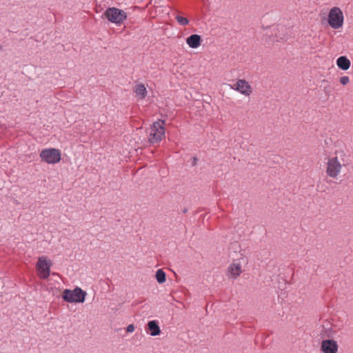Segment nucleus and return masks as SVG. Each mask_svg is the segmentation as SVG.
<instances>
[{
  "mask_svg": "<svg viewBox=\"0 0 353 353\" xmlns=\"http://www.w3.org/2000/svg\"><path fill=\"white\" fill-rule=\"evenodd\" d=\"M347 163V156L345 151L337 150L334 156L329 157L325 163V172L327 176L337 179L343 167Z\"/></svg>",
  "mask_w": 353,
  "mask_h": 353,
  "instance_id": "1",
  "label": "nucleus"
},
{
  "mask_svg": "<svg viewBox=\"0 0 353 353\" xmlns=\"http://www.w3.org/2000/svg\"><path fill=\"white\" fill-rule=\"evenodd\" d=\"M165 131L163 120L154 122L148 130V141L152 144L159 143L165 137Z\"/></svg>",
  "mask_w": 353,
  "mask_h": 353,
  "instance_id": "2",
  "label": "nucleus"
},
{
  "mask_svg": "<svg viewBox=\"0 0 353 353\" xmlns=\"http://www.w3.org/2000/svg\"><path fill=\"white\" fill-rule=\"evenodd\" d=\"M86 292L77 287L73 290H65L63 292V299L68 303H83L85 301Z\"/></svg>",
  "mask_w": 353,
  "mask_h": 353,
  "instance_id": "3",
  "label": "nucleus"
},
{
  "mask_svg": "<svg viewBox=\"0 0 353 353\" xmlns=\"http://www.w3.org/2000/svg\"><path fill=\"white\" fill-rule=\"evenodd\" d=\"M344 17L342 10L338 7L330 9L328 14V23L331 28L339 29L343 25Z\"/></svg>",
  "mask_w": 353,
  "mask_h": 353,
  "instance_id": "4",
  "label": "nucleus"
},
{
  "mask_svg": "<svg viewBox=\"0 0 353 353\" xmlns=\"http://www.w3.org/2000/svg\"><path fill=\"white\" fill-rule=\"evenodd\" d=\"M52 262L46 256H40L36 264L38 276L42 279H47L50 274Z\"/></svg>",
  "mask_w": 353,
  "mask_h": 353,
  "instance_id": "5",
  "label": "nucleus"
},
{
  "mask_svg": "<svg viewBox=\"0 0 353 353\" xmlns=\"http://www.w3.org/2000/svg\"><path fill=\"white\" fill-rule=\"evenodd\" d=\"M40 157L47 163L54 164L60 161L61 152L55 148L44 149L41 152Z\"/></svg>",
  "mask_w": 353,
  "mask_h": 353,
  "instance_id": "6",
  "label": "nucleus"
},
{
  "mask_svg": "<svg viewBox=\"0 0 353 353\" xmlns=\"http://www.w3.org/2000/svg\"><path fill=\"white\" fill-rule=\"evenodd\" d=\"M231 88L245 97H250L252 93V88L250 83L243 79H237Z\"/></svg>",
  "mask_w": 353,
  "mask_h": 353,
  "instance_id": "7",
  "label": "nucleus"
},
{
  "mask_svg": "<svg viewBox=\"0 0 353 353\" xmlns=\"http://www.w3.org/2000/svg\"><path fill=\"white\" fill-rule=\"evenodd\" d=\"M127 14L125 11L112 7V23L117 26H121L127 19Z\"/></svg>",
  "mask_w": 353,
  "mask_h": 353,
  "instance_id": "8",
  "label": "nucleus"
},
{
  "mask_svg": "<svg viewBox=\"0 0 353 353\" xmlns=\"http://www.w3.org/2000/svg\"><path fill=\"white\" fill-rule=\"evenodd\" d=\"M338 348L337 343L332 339L323 340L321 344V350L323 353H337Z\"/></svg>",
  "mask_w": 353,
  "mask_h": 353,
  "instance_id": "9",
  "label": "nucleus"
},
{
  "mask_svg": "<svg viewBox=\"0 0 353 353\" xmlns=\"http://www.w3.org/2000/svg\"><path fill=\"white\" fill-rule=\"evenodd\" d=\"M243 272L242 266L240 262L234 261L228 268V276L230 279H236Z\"/></svg>",
  "mask_w": 353,
  "mask_h": 353,
  "instance_id": "10",
  "label": "nucleus"
},
{
  "mask_svg": "<svg viewBox=\"0 0 353 353\" xmlns=\"http://www.w3.org/2000/svg\"><path fill=\"white\" fill-rule=\"evenodd\" d=\"M134 92L136 97L139 99L143 100L148 94V91L145 85L142 83H137L134 88Z\"/></svg>",
  "mask_w": 353,
  "mask_h": 353,
  "instance_id": "11",
  "label": "nucleus"
},
{
  "mask_svg": "<svg viewBox=\"0 0 353 353\" xmlns=\"http://www.w3.org/2000/svg\"><path fill=\"white\" fill-rule=\"evenodd\" d=\"M201 38L199 34H192L186 39V43L192 48H197L200 46Z\"/></svg>",
  "mask_w": 353,
  "mask_h": 353,
  "instance_id": "12",
  "label": "nucleus"
},
{
  "mask_svg": "<svg viewBox=\"0 0 353 353\" xmlns=\"http://www.w3.org/2000/svg\"><path fill=\"white\" fill-rule=\"evenodd\" d=\"M148 330L151 336H157L161 334V329L157 321H150L148 323Z\"/></svg>",
  "mask_w": 353,
  "mask_h": 353,
  "instance_id": "13",
  "label": "nucleus"
},
{
  "mask_svg": "<svg viewBox=\"0 0 353 353\" xmlns=\"http://www.w3.org/2000/svg\"><path fill=\"white\" fill-rule=\"evenodd\" d=\"M337 66L343 70H347L350 68V61L345 56L339 57L336 60Z\"/></svg>",
  "mask_w": 353,
  "mask_h": 353,
  "instance_id": "14",
  "label": "nucleus"
},
{
  "mask_svg": "<svg viewBox=\"0 0 353 353\" xmlns=\"http://www.w3.org/2000/svg\"><path fill=\"white\" fill-rule=\"evenodd\" d=\"M155 277L159 283L161 284L165 282L166 275L162 269H159L157 271Z\"/></svg>",
  "mask_w": 353,
  "mask_h": 353,
  "instance_id": "15",
  "label": "nucleus"
},
{
  "mask_svg": "<svg viewBox=\"0 0 353 353\" xmlns=\"http://www.w3.org/2000/svg\"><path fill=\"white\" fill-rule=\"evenodd\" d=\"M176 19L177 22L182 26H186L189 23V21L187 18L179 16V15L176 17Z\"/></svg>",
  "mask_w": 353,
  "mask_h": 353,
  "instance_id": "16",
  "label": "nucleus"
},
{
  "mask_svg": "<svg viewBox=\"0 0 353 353\" xmlns=\"http://www.w3.org/2000/svg\"><path fill=\"white\" fill-rule=\"evenodd\" d=\"M339 81L342 85H345L349 83L350 78L347 76H343L340 78Z\"/></svg>",
  "mask_w": 353,
  "mask_h": 353,
  "instance_id": "17",
  "label": "nucleus"
},
{
  "mask_svg": "<svg viewBox=\"0 0 353 353\" xmlns=\"http://www.w3.org/2000/svg\"><path fill=\"white\" fill-rule=\"evenodd\" d=\"M103 17H104L108 22L110 21V8L106 9L105 12L103 13Z\"/></svg>",
  "mask_w": 353,
  "mask_h": 353,
  "instance_id": "18",
  "label": "nucleus"
},
{
  "mask_svg": "<svg viewBox=\"0 0 353 353\" xmlns=\"http://www.w3.org/2000/svg\"><path fill=\"white\" fill-rule=\"evenodd\" d=\"M134 331V325L133 324H130L127 327L128 332H133Z\"/></svg>",
  "mask_w": 353,
  "mask_h": 353,
  "instance_id": "19",
  "label": "nucleus"
},
{
  "mask_svg": "<svg viewBox=\"0 0 353 353\" xmlns=\"http://www.w3.org/2000/svg\"><path fill=\"white\" fill-rule=\"evenodd\" d=\"M125 26H123V28L119 31V32H123L125 30ZM111 30H112V33H117V32L114 30V28L113 27H112ZM118 33H119V32H118Z\"/></svg>",
  "mask_w": 353,
  "mask_h": 353,
  "instance_id": "20",
  "label": "nucleus"
}]
</instances>
